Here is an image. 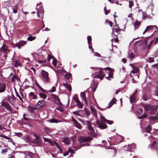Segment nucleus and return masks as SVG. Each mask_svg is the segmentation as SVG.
<instances>
[{"label":"nucleus","mask_w":158,"mask_h":158,"mask_svg":"<svg viewBox=\"0 0 158 158\" xmlns=\"http://www.w3.org/2000/svg\"><path fill=\"white\" fill-rule=\"evenodd\" d=\"M124 137L118 135L116 137H111L108 140L110 145H115L118 144L123 141Z\"/></svg>","instance_id":"nucleus-1"},{"label":"nucleus","mask_w":158,"mask_h":158,"mask_svg":"<svg viewBox=\"0 0 158 158\" xmlns=\"http://www.w3.org/2000/svg\"><path fill=\"white\" fill-rule=\"evenodd\" d=\"M103 70H104V69L102 68H98L97 70L98 71L95 73L94 74L95 76H94V77L99 78L100 80H102L105 76V74L102 72Z\"/></svg>","instance_id":"nucleus-2"},{"label":"nucleus","mask_w":158,"mask_h":158,"mask_svg":"<svg viewBox=\"0 0 158 158\" xmlns=\"http://www.w3.org/2000/svg\"><path fill=\"white\" fill-rule=\"evenodd\" d=\"M144 107L145 110L149 111V112L152 114L155 113L156 111L157 106L154 105H144Z\"/></svg>","instance_id":"nucleus-3"},{"label":"nucleus","mask_w":158,"mask_h":158,"mask_svg":"<svg viewBox=\"0 0 158 158\" xmlns=\"http://www.w3.org/2000/svg\"><path fill=\"white\" fill-rule=\"evenodd\" d=\"M42 4V3H38L37 4V15L39 18H43L44 15V10Z\"/></svg>","instance_id":"nucleus-4"},{"label":"nucleus","mask_w":158,"mask_h":158,"mask_svg":"<svg viewBox=\"0 0 158 158\" xmlns=\"http://www.w3.org/2000/svg\"><path fill=\"white\" fill-rule=\"evenodd\" d=\"M101 123L98 120L96 122L97 124L98 125V127L102 129H105L107 128V126L105 123L106 122L107 120L106 119L105 117L102 116H101Z\"/></svg>","instance_id":"nucleus-5"},{"label":"nucleus","mask_w":158,"mask_h":158,"mask_svg":"<svg viewBox=\"0 0 158 158\" xmlns=\"http://www.w3.org/2000/svg\"><path fill=\"white\" fill-rule=\"evenodd\" d=\"M154 30L155 31H157L158 28L157 26L156 25H149L146 27L143 33L144 34L146 32L152 31Z\"/></svg>","instance_id":"nucleus-6"},{"label":"nucleus","mask_w":158,"mask_h":158,"mask_svg":"<svg viewBox=\"0 0 158 158\" xmlns=\"http://www.w3.org/2000/svg\"><path fill=\"white\" fill-rule=\"evenodd\" d=\"M92 138L90 137L80 136L78 137V141L81 143L87 142L92 139Z\"/></svg>","instance_id":"nucleus-7"},{"label":"nucleus","mask_w":158,"mask_h":158,"mask_svg":"<svg viewBox=\"0 0 158 158\" xmlns=\"http://www.w3.org/2000/svg\"><path fill=\"white\" fill-rule=\"evenodd\" d=\"M41 74L44 81L47 82H49V79L48 73L44 70H42L41 71Z\"/></svg>","instance_id":"nucleus-8"},{"label":"nucleus","mask_w":158,"mask_h":158,"mask_svg":"<svg viewBox=\"0 0 158 158\" xmlns=\"http://www.w3.org/2000/svg\"><path fill=\"white\" fill-rule=\"evenodd\" d=\"M86 124L87 126L88 129L90 131V134L92 135H94V131L93 127L91 126L90 122L89 121H86Z\"/></svg>","instance_id":"nucleus-9"},{"label":"nucleus","mask_w":158,"mask_h":158,"mask_svg":"<svg viewBox=\"0 0 158 158\" xmlns=\"http://www.w3.org/2000/svg\"><path fill=\"white\" fill-rule=\"evenodd\" d=\"M51 98L54 100L56 104L60 106H62V103L61 102L60 99L57 96L55 95L52 94L51 95Z\"/></svg>","instance_id":"nucleus-10"},{"label":"nucleus","mask_w":158,"mask_h":158,"mask_svg":"<svg viewBox=\"0 0 158 158\" xmlns=\"http://www.w3.org/2000/svg\"><path fill=\"white\" fill-rule=\"evenodd\" d=\"M35 137V139L32 141V142L34 144H36L38 145H40L41 144V141L40 139L39 136L36 135H33Z\"/></svg>","instance_id":"nucleus-11"},{"label":"nucleus","mask_w":158,"mask_h":158,"mask_svg":"<svg viewBox=\"0 0 158 158\" xmlns=\"http://www.w3.org/2000/svg\"><path fill=\"white\" fill-rule=\"evenodd\" d=\"M137 90H136L133 93V95L130 97V101L131 103L135 102L136 99V95Z\"/></svg>","instance_id":"nucleus-12"},{"label":"nucleus","mask_w":158,"mask_h":158,"mask_svg":"<svg viewBox=\"0 0 158 158\" xmlns=\"http://www.w3.org/2000/svg\"><path fill=\"white\" fill-rule=\"evenodd\" d=\"M2 105L3 106H4L5 107H6V109L8 110L11 112L12 111V110L11 109L10 106L7 102H3L2 104Z\"/></svg>","instance_id":"nucleus-13"},{"label":"nucleus","mask_w":158,"mask_h":158,"mask_svg":"<svg viewBox=\"0 0 158 158\" xmlns=\"http://www.w3.org/2000/svg\"><path fill=\"white\" fill-rule=\"evenodd\" d=\"M135 148V146L134 144L128 145L127 148V150L128 151H131Z\"/></svg>","instance_id":"nucleus-14"},{"label":"nucleus","mask_w":158,"mask_h":158,"mask_svg":"<svg viewBox=\"0 0 158 158\" xmlns=\"http://www.w3.org/2000/svg\"><path fill=\"white\" fill-rule=\"evenodd\" d=\"M81 97L83 99V100L85 101L86 105H87L88 102L86 99L85 94L84 92L81 93Z\"/></svg>","instance_id":"nucleus-15"},{"label":"nucleus","mask_w":158,"mask_h":158,"mask_svg":"<svg viewBox=\"0 0 158 158\" xmlns=\"http://www.w3.org/2000/svg\"><path fill=\"white\" fill-rule=\"evenodd\" d=\"M6 89L5 84L2 83L0 84V93L3 92Z\"/></svg>","instance_id":"nucleus-16"},{"label":"nucleus","mask_w":158,"mask_h":158,"mask_svg":"<svg viewBox=\"0 0 158 158\" xmlns=\"http://www.w3.org/2000/svg\"><path fill=\"white\" fill-rule=\"evenodd\" d=\"M115 103H116V99L115 98H114L109 103L108 107H110Z\"/></svg>","instance_id":"nucleus-17"},{"label":"nucleus","mask_w":158,"mask_h":158,"mask_svg":"<svg viewBox=\"0 0 158 158\" xmlns=\"http://www.w3.org/2000/svg\"><path fill=\"white\" fill-rule=\"evenodd\" d=\"M19 45L18 46V48L19 49H20L21 46L24 45L26 43V41H19Z\"/></svg>","instance_id":"nucleus-18"},{"label":"nucleus","mask_w":158,"mask_h":158,"mask_svg":"<svg viewBox=\"0 0 158 158\" xmlns=\"http://www.w3.org/2000/svg\"><path fill=\"white\" fill-rule=\"evenodd\" d=\"M90 108L94 116H96L97 115V114L96 112V110L95 109V108L94 107H93L92 106H90Z\"/></svg>","instance_id":"nucleus-19"},{"label":"nucleus","mask_w":158,"mask_h":158,"mask_svg":"<svg viewBox=\"0 0 158 158\" xmlns=\"http://www.w3.org/2000/svg\"><path fill=\"white\" fill-rule=\"evenodd\" d=\"M132 65V67L133 68V70L131 72L133 73H138L139 71V69L138 67H135L133 64Z\"/></svg>","instance_id":"nucleus-20"},{"label":"nucleus","mask_w":158,"mask_h":158,"mask_svg":"<svg viewBox=\"0 0 158 158\" xmlns=\"http://www.w3.org/2000/svg\"><path fill=\"white\" fill-rule=\"evenodd\" d=\"M37 104L38 106H40V107H39L40 108L43 106L45 104V102L44 100L40 101L38 102Z\"/></svg>","instance_id":"nucleus-21"},{"label":"nucleus","mask_w":158,"mask_h":158,"mask_svg":"<svg viewBox=\"0 0 158 158\" xmlns=\"http://www.w3.org/2000/svg\"><path fill=\"white\" fill-rule=\"evenodd\" d=\"M15 100V98L13 94L9 98V100L11 104L13 102H14Z\"/></svg>","instance_id":"nucleus-22"},{"label":"nucleus","mask_w":158,"mask_h":158,"mask_svg":"<svg viewBox=\"0 0 158 158\" xmlns=\"http://www.w3.org/2000/svg\"><path fill=\"white\" fill-rule=\"evenodd\" d=\"M128 57L130 58L131 60H132L134 58L135 55L134 53L131 52H129L128 53Z\"/></svg>","instance_id":"nucleus-23"},{"label":"nucleus","mask_w":158,"mask_h":158,"mask_svg":"<svg viewBox=\"0 0 158 158\" xmlns=\"http://www.w3.org/2000/svg\"><path fill=\"white\" fill-rule=\"evenodd\" d=\"M23 139L27 143L30 142V138L28 135H25L23 137Z\"/></svg>","instance_id":"nucleus-24"},{"label":"nucleus","mask_w":158,"mask_h":158,"mask_svg":"<svg viewBox=\"0 0 158 158\" xmlns=\"http://www.w3.org/2000/svg\"><path fill=\"white\" fill-rule=\"evenodd\" d=\"M64 85L65 86L69 91H71L72 90V87L70 85L66 83L64 84Z\"/></svg>","instance_id":"nucleus-25"},{"label":"nucleus","mask_w":158,"mask_h":158,"mask_svg":"<svg viewBox=\"0 0 158 158\" xmlns=\"http://www.w3.org/2000/svg\"><path fill=\"white\" fill-rule=\"evenodd\" d=\"M148 118L150 121H155L158 119V118L156 116H151L149 117Z\"/></svg>","instance_id":"nucleus-26"},{"label":"nucleus","mask_w":158,"mask_h":158,"mask_svg":"<svg viewBox=\"0 0 158 158\" xmlns=\"http://www.w3.org/2000/svg\"><path fill=\"white\" fill-rule=\"evenodd\" d=\"M21 65V63L18 60H15L14 63V66L17 67L18 66H20Z\"/></svg>","instance_id":"nucleus-27"},{"label":"nucleus","mask_w":158,"mask_h":158,"mask_svg":"<svg viewBox=\"0 0 158 158\" xmlns=\"http://www.w3.org/2000/svg\"><path fill=\"white\" fill-rule=\"evenodd\" d=\"M72 74L70 73H69L66 74H65L64 77L67 80H69L70 78L71 77Z\"/></svg>","instance_id":"nucleus-28"},{"label":"nucleus","mask_w":158,"mask_h":158,"mask_svg":"<svg viewBox=\"0 0 158 158\" xmlns=\"http://www.w3.org/2000/svg\"><path fill=\"white\" fill-rule=\"evenodd\" d=\"M140 22L138 21H136L134 23V26L135 29L138 28V27L140 25Z\"/></svg>","instance_id":"nucleus-29"},{"label":"nucleus","mask_w":158,"mask_h":158,"mask_svg":"<svg viewBox=\"0 0 158 158\" xmlns=\"http://www.w3.org/2000/svg\"><path fill=\"white\" fill-rule=\"evenodd\" d=\"M152 147L154 149H157L158 148L157 146V145L156 141H154L153 143L152 144Z\"/></svg>","instance_id":"nucleus-30"},{"label":"nucleus","mask_w":158,"mask_h":158,"mask_svg":"<svg viewBox=\"0 0 158 158\" xmlns=\"http://www.w3.org/2000/svg\"><path fill=\"white\" fill-rule=\"evenodd\" d=\"M109 152L111 153V156H115L117 152L116 151L115 149H113L109 151Z\"/></svg>","instance_id":"nucleus-31"},{"label":"nucleus","mask_w":158,"mask_h":158,"mask_svg":"<svg viewBox=\"0 0 158 158\" xmlns=\"http://www.w3.org/2000/svg\"><path fill=\"white\" fill-rule=\"evenodd\" d=\"M75 126L78 129H81V124L77 121L74 123Z\"/></svg>","instance_id":"nucleus-32"},{"label":"nucleus","mask_w":158,"mask_h":158,"mask_svg":"<svg viewBox=\"0 0 158 158\" xmlns=\"http://www.w3.org/2000/svg\"><path fill=\"white\" fill-rule=\"evenodd\" d=\"M88 40V43L89 45L92 44L91 43L92 40V37L91 36H88L87 38Z\"/></svg>","instance_id":"nucleus-33"},{"label":"nucleus","mask_w":158,"mask_h":158,"mask_svg":"<svg viewBox=\"0 0 158 158\" xmlns=\"http://www.w3.org/2000/svg\"><path fill=\"white\" fill-rule=\"evenodd\" d=\"M1 48L2 50L4 52H6L8 50L7 47L6 45L5 44L3 45Z\"/></svg>","instance_id":"nucleus-34"},{"label":"nucleus","mask_w":158,"mask_h":158,"mask_svg":"<svg viewBox=\"0 0 158 158\" xmlns=\"http://www.w3.org/2000/svg\"><path fill=\"white\" fill-rule=\"evenodd\" d=\"M49 122L51 123H57L58 122L57 119L53 118L50 119Z\"/></svg>","instance_id":"nucleus-35"},{"label":"nucleus","mask_w":158,"mask_h":158,"mask_svg":"<svg viewBox=\"0 0 158 158\" xmlns=\"http://www.w3.org/2000/svg\"><path fill=\"white\" fill-rule=\"evenodd\" d=\"M63 141L65 143L68 144L69 143V139L68 138H65L64 137L63 139Z\"/></svg>","instance_id":"nucleus-36"},{"label":"nucleus","mask_w":158,"mask_h":158,"mask_svg":"<svg viewBox=\"0 0 158 158\" xmlns=\"http://www.w3.org/2000/svg\"><path fill=\"white\" fill-rule=\"evenodd\" d=\"M23 118L24 120H25L27 122H28L29 121V118H28V116H27L25 114H24L23 115Z\"/></svg>","instance_id":"nucleus-37"},{"label":"nucleus","mask_w":158,"mask_h":158,"mask_svg":"<svg viewBox=\"0 0 158 158\" xmlns=\"http://www.w3.org/2000/svg\"><path fill=\"white\" fill-rule=\"evenodd\" d=\"M151 128L150 126L148 125L147 127L145 128V131L147 133H149L151 130Z\"/></svg>","instance_id":"nucleus-38"},{"label":"nucleus","mask_w":158,"mask_h":158,"mask_svg":"<svg viewBox=\"0 0 158 158\" xmlns=\"http://www.w3.org/2000/svg\"><path fill=\"white\" fill-rule=\"evenodd\" d=\"M54 57L51 55L50 54L48 55V56L47 57V60L48 61V62H49L50 60V59H54Z\"/></svg>","instance_id":"nucleus-39"},{"label":"nucleus","mask_w":158,"mask_h":158,"mask_svg":"<svg viewBox=\"0 0 158 158\" xmlns=\"http://www.w3.org/2000/svg\"><path fill=\"white\" fill-rule=\"evenodd\" d=\"M45 131L47 133H49L52 131V130L49 128L46 127L44 128Z\"/></svg>","instance_id":"nucleus-40"},{"label":"nucleus","mask_w":158,"mask_h":158,"mask_svg":"<svg viewBox=\"0 0 158 158\" xmlns=\"http://www.w3.org/2000/svg\"><path fill=\"white\" fill-rule=\"evenodd\" d=\"M129 3V8H131L134 5L133 2L132 1H130Z\"/></svg>","instance_id":"nucleus-41"},{"label":"nucleus","mask_w":158,"mask_h":158,"mask_svg":"<svg viewBox=\"0 0 158 158\" xmlns=\"http://www.w3.org/2000/svg\"><path fill=\"white\" fill-rule=\"evenodd\" d=\"M38 109V107H36V106L35 107H31L30 106V112H33L35 110H36Z\"/></svg>","instance_id":"nucleus-42"},{"label":"nucleus","mask_w":158,"mask_h":158,"mask_svg":"<svg viewBox=\"0 0 158 158\" xmlns=\"http://www.w3.org/2000/svg\"><path fill=\"white\" fill-rule=\"evenodd\" d=\"M76 103L77 104V105L80 108H82L83 105L80 101H79V102H77Z\"/></svg>","instance_id":"nucleus-43"},{"label":"nucleus","mask_w":158,"mask_h":158,"mask_svg":"<svg viewBox=\"0 0 158 158\" xmlns=\"http://www.w3.org/2000/svg\"><path fill=\"white\" fill-rule=\"evenodd\" d=\"M104 10L105 12V14L106 15H108L110 12V10H107L106 9V7L105 6L104 8Z\"/></svg>","instance_id":"nucleus-44"},{"label":"nucleus","mask_w":158,"mask_h":158,"mask_svg":"<svg viewBox=\"0 0 158 158\" xmlns=\"http://www.w3.org/2000/svg\"><path fill=\"white\" fill-rule=\"evenodd\" d=\"M39 95L41 98L44 99L46 98L47 97V95L44 93L40 94Z\"/></svg>","instance_id":"nucleus-45"},{"label":"nucleus","mask_w":158,"mask_h":158,"mask_svg":"<svg viewBox=\"0 0 158 158\" xmlns=\"http://www.w3.org/2000/svg\"><path fill=\"white\" fill-rule=\"evenodd\" d=\"M115 30V32L118 33V32H120L121 31V29L120 28H114V29H113L112 31L113 33V32L114 30Z\"/></svg>","instance_id":"nucleus-46"},{"label":"nucleus","mask_w":158,"mask_h":158,"mask_svg":"<svg viewBox=\"0 0 158 158\" xmlns=\"http://www.w3.org/2000/svg\"><path fill=\"white\" fill-rule=\"evenodd\" d=\"M143 113V110L142 108L139 109L137 111V113L139 115Z\"/></svg>","instance_id":"nucleus-47"},{"label":"nucleus","mask_w":158,"mask_h":158,"mask_svg":"<svg viewBox=\"0 0 158 158\" xmlns=\"http://www.w3.org/2000/svg\"><path fill=\"white\" fill-rule=\"evenodd\" d=\"M52 64L54 66H56L57 64V60L54 58L53 59V60L52 61Z\"/></svg>","instance_id":"nucleus-48"},{"label":"nucleus","mask_w":158,"mask_h":158,"mask_svg":"<svg viewBox=\"0 0 158 158\" xmlns=\"http://www.w3.org/2000/svg\"><path fill=\"white\" fill-rule=\"evenodd\" d=\"M17 77L15 75H14L11 78V80L12 81H15V80L17 79Z\"/></svg>","instance_id":"nucleus-49"},{"label":"nucleus","mask_w":158,"mask_h":158,"mask_svg":"<svg viewBox=\"0 0 158 158\" xmlns=\"http://www.w3.org/2000/svg\"><path fill=\"white\" fill-rule=\"evenodd\" d=\"M84 110L86 113V114L88 116L90 114V111L89 110H87L85 108H84Z\"/></svg>","instance_id":"nucleus-50"},{"label":"nucleus","mask_w":158,"mask_h":158,"mask_svg":"<svg viewBox=\"0 0 158 158\" xmlns=\"http://www.w3.org/2000/svg\"><path fill=\"white\" fill-rule=\"evenodd\" d=\"M112 2L113 3H115L117 4H119L120 6L121 5V4H119L118 0H112Z\"/></svg>","instance_id":"nucleus-51"},{"label":"nucleus","mask_w":158,"mask_h":158,"mask_svg":"<svg viewBox=\"0 0 158 158\" xmlns=\"http://www.w3.org/2000/svg\"><path fill=\"white\" fill-rule=\"evenodd\" d=\"M143 99L145 101L147 100L148 99V97L147 96V94H145L143 95Z\"/></svg>","instance_id":"nucleus-52"},{"label":"nucleus","mask_w":158,"mask_h":158,"mask_svg":"<svg viewBox=\"0 0 158 158\" xmlns=\"http://www.w3.org/2000/svg\"><path fill=\"white\" fill-rule=\"evenodd\" d=\"M106 22L110 24V26L111 27H112V23L111 21L108 20H106Z\"/></svg>","instance_id":"nucleus-53"},{"label":"nucleus","mask_w":158,"mask_h":158,"mask_svg":"<svg viewBox=\"0 0 158 158\" xmlns=\"http://www.w3.org/2000/svg\"><path fill=\"white\" fill-rule=\"evenodd\" d=\"M15 135H16L18 137H20L22 136V133H20V132H19V133L15 132Z\"/></svg>","instance_id":"nucleus-54"},{"label":"nucleus","mask_w":158,"mask_h":158,"mask_svg":"<svg viewBox=\"0 0 158 158\" xmlns=\"http://www.w3.org/2000/svg\"><path fill=\"white\" fill-rule=\"evenodd\" d=\"M31 96H32V98L33 99H35L36 98V96L35 95H34V94L33 92H30Z\"/></svg>","instance_id":"nucleus-55"},{"label":"nucleus","mask_w":158,"mask_h":158,"mask_svg":"<svg viewBox=\"0 0 158 158\" xmlns=\"http://www.w3.org/2000/svg\"><path fill=\"white\" fill-rule=\"evenodd\" d=\"M79 111H76L74 112H73V114L76 116H79L80 115V114L79 113Z\"/></svg>","instance_id":"nucleus-56"},{"label":"nucleus","mask_w":158,"mask_h":158,"mask_svg":"<svg viewBox=\"0 0 158 158\" xmlns=\"http://www.w3.org/2000/svg\"><path fill=\"white\" fill-rule=\"evenodd\" d=\"M17 7H16L15 8H13V11L14 13H16L17 12Z\"/></svg>","instance_id":"nucleus-57"},{"label":"nucleus","mask_w":158,"mask_h":158,"mask_svg":"<svg viewBox=\"0 0 158 158\" xmlns=\"http://www.w3.org/2000/svg\"><path fill=\"white\" fill-rule=\"evenodd\" d=\"M57 109L61 112H63L64 111V110L63 108L61 107H57Z\"/></svg>","instance_id":"nucleus-58"},{"label":"nucleus","mask_w":158,"mask_h":158,"mask_svg":"<svg viewBox=\"0 0 158 158\" xmlns=\"http://www.w3.org/2000/svg\"><path fill=\"white\" fill-rule=\"evenodd\" d=\"M113 73L112 72H111L109 73V77L110 78L113 77Z\"/></svg>","instance_id":"nucleus-59"},{"label":"nucleus","mask_w":158,"mask_h":158,"mask_svg":"<svg viewBox=\"0 0 158 158\" xmlns=\"http://www.w3.org/2000/svg\"><path fill=\"white\" fill-rule=\"evenodd\" d=\"M106 122L108 124H111L112 123H113V122L112 121H111L110 120H107V121Z\"/></svg>","instance_id":"nucleus-60"},{"label":"nucleus","mask_w":158,"mask_h":158,"mask_svg":"<svg viewBox=\"0 0 158 158\" xmlns=\"http://www.w3.org/2000/svg\"><path fill=\"white\" fill-rule=\"evenodd\" d=\"M36 39V37H32L30 35V41L35 40Z\"/></svg>","instance_id":"nucleus-61"},{"label":"nucleus","mask_w":158,"mask_h":158,"mask_svg":"<svg viewBox=\"0 0 158 158\" xmlns=\"http://www.w3.org/2000/svg\"><path fill=\"white\" fill-rule=\"evenodd\" d=\"M2 137H3L4 138H5L6 139L10 140V138L7 136H6V135H3L2 136Z\"/></svg>","instance_id":"nucleus-62"},{"label":"nucleus","mask_w":158,"mask_h":158,"mask_svg":"<svg viewBox=\"0 0 158 158\" xmlns=\"http://www.w3.org/2000/svg\"><path fill=\"white\" fill-rule=\"evenodd\" d=\"M16 96L18 97L19 98L20 100L21 101H23L22 98H21V97L19 95V94L17 93H16Z\"/></svg>","instance_id":"nucleus-63"},{"label":"nucleus","mask_w":158,"mask_h":158,"mask_svg":"<svg viewBox=\"0 0 158 158\" xmlns=\"http://www.w3.org/2000/svg\"><path fill=\"white\" fill-rule=\"evenodd\" d=\"M56 91L55 88L54 86H53L52 89L50 90V92H54Z\"/></svg>","instance_id":"nucleus-64"}]
</instances>
